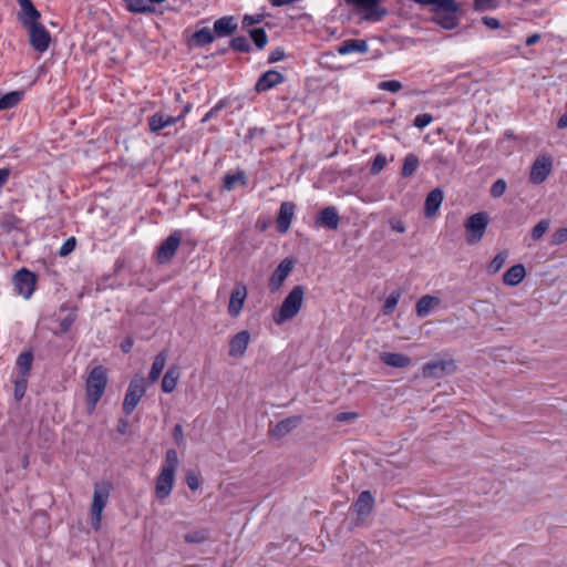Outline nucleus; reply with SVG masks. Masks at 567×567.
I'll use <instances>...</instances> for the list:
<instances>
[{"label":"nucleus","instance_id":"f257e3e1","mask_svg":"<svg viewBox=\"0 0 567 567\" xmlns=\"http://www.w3.org/2000/svg\"><path fill=\"white\" fill-rule=\"evenodd\" d=\"M178 463L177 452L173 449L168 450L155 482V496L158 499H165L171 495Z\"/></svg>","mask_w":567,"mask_h":567},{"label":"nucleus","instance_id":"f03ea898","mask_svg":"<svg viewBox=\"0 0 567 567\" xmlns=\"http://www.w3.org/2000/svg\"><path fill=\"white\" fill-rule=\"evenodd\" d=\"M107 385V370L103 365L94 367L85 382L87 412L92 414L95 411L97 402L103 396Z\"/></svg>","mask_w":567,"mask_h":567},{"label":"nucleus","instance_id":"7ed1b4c3","mask_svg":"<svg viewBox=\"0 0 567 567\" xmlns=\"http://www.w3.org/2000/svg\"><path fill=\"white\" fill-rule=\"evenodd\" d=\"M305 297V288L295 286L284 299L280 308L274 312L272 319L276 324H282L295 318L301 310Z\"/></svg>","mask_w":567,"mask_h":567},{"label":"nucleus","instance_id":"20e7f679","mask_svg":"<svg viewBox=\"0 0 567 567\" xmlns=\"http://www.w3.org/2000/svg\"><path fill=\"white\" fill-rule=\"evenodd\" d=\"M110 497L109 484H95L92 505L90 509L91 525L99 530L102 525V515Z\"/></svg>","mask_w":567,"mask_h":567},{"label":"nucleus","instance_id":"39448f33","mask_svg":"<svg viewBox=\"0 0 567 567\" xmlns=\"http://www.w3.org/2000/svg\"><path fill=\"white\" fill-rule=\"evenodd\" d=\"M488 215L484 212L473 214L464 223L465 239L468 245L480 243L488 226Z\"/></svg>","mask_w":567,"mask_h":567},{"label":"nucleus","instance_id":"423d86ee","mask_svg":"<svg viewBox=\"0 0 567 567\" xmlns=\"http://www.w3.org/2000/svg\"><path fill=\"white\" fill-rule=\"evenodd\" d=\"M146 392L145 380L142 375H135L128 383L124 401L123 412L126 416L131 415Z\"/></svg>","mask_w":567,"mask_h":567},{"label":"nucleus","instance_id":"0eeeda50","mask_svg":"<svg viewBox=\"0 0 567 567\" xmlns=\"http://www.w3.org/2000/svg\"><path fill=\"white\" fill-rule=\"evenodd\" d=\"M29 33L30 45L38 52H45L51 43L49 30L39 21L25 28Z\"/></svg>","mask_w":567,"mask_h":567},{"label":"nucleus","instance_id":"6e6552de","mask_svg":"<svg viewBox=\"0 0 567 567\" xmlns=\"http://www.w3.org/2000/svg\"><path fill=\"white\" fill-rule=\"evenodd\" d=\"M553 171V157L549 154H540L534 161L530 172L529 181L534 185H539L546 181Z\"/></svg>","mask_w":567,"mask_h":567},{"label":"nucleus","instance_id":"1a4fd4ad","mask_svg":"<svg viewBox=\"0 0 567 567\" xmlns=\"http://www.w3.org/2000/svg\"><path fill=\"white\" fill-rule=\"evenodd\" d=\"M192 107V103H186L182 112L177 116H173L163 112H156L155 114L148 117V127L152 132H158L164 127L174 125L178 121H181L187 113H189Z\"/></svg>","mask_w":567,"mask_h":567},{"label":"nucleus","instance_id":"9d476101","mask_svg":"<svg viewBox=\"0 0 567 567\" xmlns=\"http://www.w3.org/2000/svg\"><path fill=\"white\" fill-rule=\"evenodd\" d=\"M182 241V233L173 231L157 248L156 259L158 264H167L175 256Z\"/></svg>","mask_w":567,"mask_h":567},{"label":"nucleus","instance_id":"9b49d317","mask_svg":"<svg viewBox=\"0 0 567 567\" xmlns=\"http://www.w3.org/2000/svg\"><path fill=\"white\" fill-rule=\"evenodd\" d=\"M456 365L453 360H436L425 363L422 374L427 379H440L445 374L455 372Z\"/></svg>","mask_w":567,"mask_h":567},{"label":"nucleus","instance_id":"f8f14e48","mask_svg":"<svg viewBox=\"0 0 567 567\" xmlns=\"http://www.w3.org/2000/svg\"><path fill=\"white\" fill-rule=\"evenodd\" d=\"M13 282L18 293L29 299L34 291L37 277L32 271L23 268L17 271Z\"/></svg>","mask_w":567,"mask_h":567},{"label":"nucleus","instance_id":"ddd939ff","mask_svg":"<svg viewBox=\"0 0 567 567\" xmlns=\"http://www.w3.org/2000/svg\"><path fill=\"white\" fill-rule=\"evenodd\" d=\"M246 298L247 288L244 284L238 282L234 287L228 302V313L231 318H236L239 316L245 305Z\"/></svg>","mask_w":567,"mask_h":567},{"label":"nucleus","instance_id":"4468645a","mask_svg":"<svg viewBox=\"0 0 567 567\" xmlns=\"http://www.w3.org/2000/svg\"><path fill=\"white\" fill-rule=\"evenodd\" d=\"M250 342V333L247 330H241L229 340L228 354L231 358H241Z\"/></svg>","mask_w":567,"mask_h":567},{"label":"nucleus","instance_id":"2eb2a0df","mask_svg":"<svg viewBox=\"0 0 567 567\" xmlns=\"http://www.w3.org/2000/svg\"><path fill=\"white\" fill-rule=\"evenodd\" d=\"M285 81L286 79L282 73L276 70H268L259 76L255 84V90L258 93L266 92Z\"/></svg>","mask_w":567,"mask_h":567},{"label":"nucleus","instance_id":"dca6fc26","mask_svg":"<svg viewBox=\"0 0 567 567\" xmlns=\"http://www.w3.org/2000/svg\"><path fill=\"white\" fill-rule=\"evenodd\" d=\"M339 223V212L334 206H327L322 208L316 218V225L318 227H324L331 230L338 229Z\"/></svg>","mask_w":567,"mask_h":567},{"label":"nucleus","instance_id":"f3484780","mask_svg":"<svg viewBox=\"0 0 567 567\" xmlns=\"http://www.w3.org/2000/svg\"><path fill=\"white\" fill-rule=\"evenodd\" d=\"M19 6L20 11L18 12V20L23 28H27L32 23H37L40 21L41 12L34 7L31 0H25Z\"/></svg>","mask_w":567,"mask_h":567},{"label":"nucleus","instance_id":"a211bd4d","mask_svg":"<svg viewBox=\"0 0 567 567\" xmlns=\"http://www.w3.org/2000/svg\"><path fill=\"white\" fill-rule=\"evenodd\" d=\"M296 206L291 202H284L280 205L278 216L276 218V227L280 234L288 231L295 216Z\"/></svg>","mask_w":567,"mask_h":567},{"label":"nucleus","instance_id":"6ab92c4d","mask_svg":"<svg viewBox=\"0 0 567 567\" xmlns=\"http://www.w3.org/2000/svg\"><path fill=\"white\" fill-rule=\"evenodd\" d=\"M293 268V261L286 258L284 259L278 267L272 272L270 280H269V288L271 291H276L280 288V286L284 284V281L287 279L289 274L291 272Z\"/></svg>","mask_w":567,"mask_h":567},{"label":"nucleus","instance_id":"aec40b11","mask_svg":"<svg viewBox=\"0 0 567 567\" xmlns=\"http://www.w3.org/2000/svg\"><path fill=\"white\" fill-rule=\"evenodd\" d=\"M238 28V23L233 16H225L214 22L213 32L215 37L223 38L231 35Z\"/></svg>","mask_w":567,"mask_h":567},{"label":"nucleus","instance_id":"412c9836","mask_svg":"<svg viewBox=\"0 0 567 567\" xmlns=\"http://www.w3.org/2000/svg\"><path fill=\"white\" fill-rule=\"evenodd\" d=\"M374 506V497L369 491H363L359 494L353 507L354 512L360 516L364 517L369 515Z\"/></svg>","mask_w":567,"mask_h":567},{"label":"nucleus","instance_id":"4be33fe9","mask_svg":"<svg viewBox=\"0 0 567 567\" xmlns=\"http://www.w3.org/2000/svg\"><path fill=\"white\" fill-rule=\"evenodd\" d=\"M442 202L443 192L440 188L431 190L425 198L424 215L426 217H433L441 207Z\"/></svg>","mask_w":567,"mask_h":567},{"label":"nucleus","instance_id":"5701e85b","mask_svg":"<svg viewBox=\"0 0 567 567\" xmlns=\"http://www.w3.org/2000/svg\"><path fill=\"white\" fill-rule=\"evenodd\" d=\"M441 303L439 297H434L431 295L422 296L415 306V311L417 317L425 318L430 315V312Z\"/></svg>","mask_w":567,"mask_h":567},{"label":"nucleus","instance_id":"b1692460","mask_svg":"<svg viewBox=\"0 0 567 567\" xmlns=\"http://www.w3.org/2000/svg\"><path fill=\"white\" fill-rule=\"evenodd\" d=\"M215 34L209 28H203L195 31L188 39V45H195L197 48H204L215 40Z\"/></svg>","mask_w":567,"mask_h":567},{"label":"nucleus","instance_id":"393cba45","mask_svg":"<svg viewBox=\"0 0 567 567\" xmlns=\"http://www.w3.org/2000/svg\"><path fill=\"white\" fill-rule=\"evenodd\" d=\"M526 277L525 266L517 264L507 269L503 275V282L507 286H517Z\"/></svg>","mask_w":567,"mask_h":567},{"label":"nucleus","instance_id":"a878e982","mask_svg":"<svg viewBox=\"0 0 567 567\" xmlns=\"http://www.w3.org/2000/svg\"><path fill=\"white\" fill-rule=\"evenodd\" d=\"M179 377H181L179 367H177L175 364L171 365L166 370V372L162 379V384H161L162 391L165 393H172L176 389Z\"/></svg>","mask_w":567,"mask_h":567},{"label":"nucleus","instance_id":"bb28decb","mask_svg":"<svg viewBox=\"0 0 567 567\" xmlns=\"http://www.w3.org/2000/svg\"><path fill=\"white\" fill-rule=\"evenodd\" d=\"M33 363V353L31 351L21 352L16 361L17 377L29 379Z\"/></svg>","mask_w":567,"mask_h":567},{"label":"nucleus","instance_id":"cd10ccee","mask_svg":"<svg viewBox=\"0 0 567 567\" xmlns=\"http://www.w3.org/2000/svg\"><path fill=\"white\" fill-rule=\"evenodd\" d=\"M380 360L392 368H405L411 364V358L403 353L396 352H383L380 355Z\"/></svg>","mask_w":567,"mask_h":567},{"label":"nucleus","instance_id":"c85d7f7f","mask_svg":"<svg viewBox=\"0 0 567 567\" xmlns=\"http://www.w3.org/2000/svg\"><path fill=\"white\" fill-rule=\"evenodd\" d=\"M368 50H369L368 42L365 40H358V39L346 40L338 48V52L342 55L349 54L352 52L367 53Z\"/></svg>","mask_w":567,"mask_h":567},{"label":"nucleus","instance_id":"c756f323","mask_svg":"<svg viewBox=\"0 0 567 567\" xmlns=\"http://www.w3.org/2000/svg\"><path fill=\"white\" fill-rule=\"evenodd\" d=\"M299 416L287 417L280 422H278L271 430L270 433L275 437H282L292 431L299 423Z\"/></svg>","mask_w":567,"mask_h":567},{"label":"nucleus","instance_id":"7c9ffc66","mask_svg":"<svg viewBox=\"0 0 567 567\" xmlns=\"http://www.w3.org/2000/svg\"><path fill=\"white\" fill-rule=\"evenodd\" d=\"M167 354L165 351H161L154 359L151 371L148 373V381L154 383L161 377L164 367L166 364Z\"/></svg>","mask_w":567,"mask_h":567},{"label":"nucleus","instance_id":"2f4dec72","mask_svg":"<svg viewBox=\"0 0 567 567\" xmlns=\"http://www.w3.org/2000/svg\"><path fill=\"white\" fill-rule=\"evenodd\" d=\"M348 3H352L359 8H362L369 11L371 14H377V19L379 20L382 16L386 13L385 10L379 11V4L381 0H346Z\"/></svg>","mask_w":567,"mask_h":567},{"label":"nucleus","instance_id":"473e14b6","mask_svg":"<svg viewBox=\"0 0 567 567\" xmlns=\"http://www.w3.org/2000/svg\"><path fill=\"white\" fill-rule=\"evenodd\" d=\"M126 9L132 13H153L155 8L147 4L146 0H124Z\"/></svg>","mask_w":567,"mask_h":567},{"label":"nucleus","instance_id":"72a5a7b5","mask_svg":"<svg viewBox=\"0 0 567 567\" xmlns=\"http://www.w3.org/2000/svg\"><path fill=\"white\" fill-rule=\"evenodd\" d=\"M419 158L414 154H409L405 156L401 174L403 177H410L412 176L417 167H419Z\"/></svg>","mask_w":567,"mask_h":567},{"label":"nucleus","instance_id":"f704fd0d","mask_svg":"<svg viewBox=\"0 0 567 567\" xmlns=\"http://www.w3.org/2000/svg\"><path fill=\"white\" fill-rule=\"evenodd\" d=\"M209 537V530L207 528H199L192 530L184 536V539L188 544H202L205 543Z\"/></svg>","mask_w":567,"mask_h":567},{"label":"nucleus","instance_id":"c9c22d12","mask_svg":"<svg viewBox=\"0 0 567 567\" xmlns=\"http://www.w3.org/2000/svg\"><path fill=\"white\" fill-rule=\"evenodd\" d=\"M250 38L258 49H264L267 44L268 37L262 28H255L249 31Z\"/></svg>","mask_w":567,"mask_h":567},{"label":"nucleus","instance_id":"e433bc0d","mask_svg":"<svg viewBox=\"0 0 567 567\" xmlns=\"http://www.w3.org/2000/svg\"><path fill=\"white\" fill-rule=\"evenodd\" d=\"M401 298V291L400 290H394L392 291L388 298L385 299L384 301V305H383V313L384 315H390L394 311L395 307L398 306V302Z\"/></svg>","mask_w":567,"mask_h":567},{"label":"nucleus","instance_id":"4c0bfd02","mask_svg":"<svg viewBox=\"0 0 567 567\" xmlns=\"http://www.w3.org/2000/svg\"><path fill=\"white\" fill-rule=\"evenodd\" d=\"M229 48L237 52L247 53L250 51V44L246 37H236L229 41Z\"/></svg>","mask_w":567,"mask_h":567},{"label":"nucleus","instance_id":"58836bf2","mask_svg":"<svg viewBox=\"0 0 567 567\" xmlns=\"http://www.w3.org/2000/svg\"><path fill=\"white\" fill-rule=\"evenodd\" d=\"M549 225H550V223L548 219L539 220L532 229L530 236H532L533 240H539L544 236V234L548 230Z\"/></svg>","mask_w":567,"mask_h":567},{"label":"nucleus","instance_id":"ea45409f","mask_svg":"<svg viewBox=\"0 0 567 567\" xmlns=\"http://www.w3.org/2000/svg\"><path fill=\"white\" fill-rule=\"evenodd\" d=\"M29 379L16 377L14 383V398L21 400L27 391Z\"/></svg>","mask_w":567,"mask_h":567},{"label":"nucleus","instance_id":"a19ab883","mask_svg":"<svg viewBox=\"0 0 567 567\" xmlns=\"http://www.w3.org/2000/svg\"><path fill=\"white\" fill-rule=\"evenodd\" d=\"M228 105V101L226 99H221L220 101H218L206 114L205 116L202 118V122L203 123H206L208 122L209 120H212L213 117L216 116V114L221 111L225 106Z\"/></svg>","mask_w":567,"mask_h":567},{"label":"nucleus","instance_id":"79ce46f5","mask_svg":"<svg viewBox=\"0 0 567 567\" xmlns=\"http://www.w3.org/2000/svg\"><path fill=\"white\" fill-rule=\"evenodd\" d=\"M76 246V239L75 237H69L60 247L58 254L60 257H66L70 255Z\"/></svg>","mask_w":567,"mask_h":567},{"label":"nucleus","instance_id":"37998d69","mask_svg":"<svg viewBox=\"0 0 567 567\" xmlns=\"http://www.w3.org/2000/svg\"><path fill=\"white\" fill-rule=\"evenodd\" d=\"M378 87L382 91L399 92L402 89V83L398 80L382 81L378 84Z\"/></svg>","mask_w":567,"mask_h":567},{"label":"nucleus","instance_id":"c03bdc74","mask_svg":"<svg viewBox=\"0 0 567 567\" xmlns=\"http://www.w3.org/2000/svg\"><path fill=\"white\" fill-rule=\"evenodd\" d=\"M244 179V174H227L224 177V188L230 190L235 187V185L240 181Z\"/></svg>","mask_w":567,"mask_h":567},{"label":"nucleus","instance_id":"a18cd8bd","mask_svg":"<svg viewBox=\"0 0 567 567\" xmlns=\"http://www.w3.org/2000/svg\"><path fill=\"white\" fill-rule=\"evenodd\" d=\"M567 241V227L556 229L551 236L553 245H561Z\"/></svg>","mask_w":567,"mask_h":567},{"label":"nucleus","instance_id":"49530a36","mask_svg":"<svg viewBox=\"0 0 567 567\" xmlns=\"http://www.w3.org/2000/svg\"><path fill=\"white\" fill-rule=\"evenodd\" d=\"M385 165H386L385 156L379 154L374 157L370 171L372 174H378L384 168Z\"/></svg>","mask_w":567,"mask_h":567},{"label":"nucleus","instance_id":"de8ad7c7","mask_svg":"<svg viewBox=\"0 0 567 567\" xmlns=\"http://www.w3.org/2000/svg\"><path fill=\"white\" fill-rule=\"evenodd\" d=\"M433 121V116L429 113H422L415 116L414 126L423 128Z\"/></svg>","mask_w":567,"mask_h":567},{"label":"nucleus","instance_id":"09e8293b","mask_svg":"<svg viewBox=\"0 0 567 567\" xmlns=\"http://www.w3.org/2000/svg\"><path fill=\"white\" fill-rule=\"evenodd\" d=\"M186 484L192 491H196L199 487V480L193 472L186 474Z\"/></svg>","mask_w":567,"mask_h":567},{"label":"nucleus","instance_id":"8fccbe9b","mask_svg":"<svg viewBox=\"0 0 567 567\" xmlns=\"http://www.w3.org/2000/svg\"><path fill=\"white\" fill-rule=\"evenodd\" d=\"M285 58V51L282 48H276L268 56V63H276Z\"/></svg>","mask_w":567,"mask_h":567},{"label":"nucleus","instance_id":"3c124183","mask_svg":"<svg viewBox=\"0 0 567 567\" xmlns=\"http://www.w3.org/2000/svg\"><path fill=\"white\" fill-rule=\"evenodd\" d=\"M173 437L175 442L181 445L184 443V433L181 424H176L173 429Z\"/></svg>","mask_w":567,"mask_h":567},{"label":"nucleus","instance_id":"603ef678","mask_svg":"<svg viewBox=\"0 0 567 567\" xmlns=\"http://www.w3.org/2000/svg\"><path fill=\"white\" fill-rule=\"evenodd\" d=\"M262 21L261 16H245L243 19V25L244 27H250L252 24L260 23Z\"/></svg>","mask_w":567,"mask_h":567},{"label":"nucleus","instance_id":"864d4df0","mask_svg":"<svg viewBox=\"0 0 567 567\" xmlns=\"http://www.w3.org/2000/svg\"><path fill=\"white\" fill-rule=\"evenodd\" d=\"M358 414L354 412H341L337 414L336 420L338 422H347L357 419Z\"/></svg>","mask_w":567,"mask_h":567},{"label":"nucleus","instance_id":"5fc2aeb1","mask_svg":"<svg viewBox=\"0 0 567 567\" xmlns=\"http://www.w3.org/2000/svg\"><path fill=\"white\" fill-rule=\"evenodd\" d=\"M133 344H134V341L131 337H127L126 339H124L121 343V350L124 352V353H128L132 348H133Z\"/></svg>","mask_w":567,"mask_h":567},{"label":"nucleus","instance_id":"6e6d98bb","mask_svg":"<svg viewBox=\"0 0 567 567\" xmlns=\"http://www.w3.org/2000/svg\"><path fill=\"white\" fill-rule=\"evenodd\" d=\"M493 0H475V7L478 10H485L487 8L493 7L492 3Z\"/></svg>","mask_w":567,"mask_h":567},{"label":"nucleus","instance_id":"4d7b16f0","mask_svg":"<svg viewBox=\"0 0 567 567\" xmlns=\"http://www.w3.org/2000/svg\"><path fill=\"white\" fill-rule=\"evenodd\" d=\"M9 174H10L9 169L0 168V189L6 184V182L9 177Z\"/></svg>","mask_w":567,"mask_h":567},{"label":"nucleus","instance_id":"13d9d810","mask_svg":"<svg viewBox=\"0 0 567 567\" xmlns=\"http://www.w3.org/2000/svg\"><path fill=\"white\" fill-rule=\"evenodd\" d=\"M272 7H282L295 2L296 0H268Z\"/></svg>","mask_w":567,"mask_h":567},{"label":"nucleus","instance_id":"bf43d9fd","mask_svg":"<svg viewBox=\"0 0 567 567\" xmlns=\"http://www.w3.org/2000/svg\"><path fill=\"white\" fill-rule=\"evenodd\" d=\"M539 40H540V35L538 33H534L526 39L525 43L527 47H530V45H534L535 43H537Z\"/></svg>","mask_w":567,"mask_h":567},{"label":"nucleus","instance_id":"052dcab7","mask_svg":"<svg viewBox=\"0 0 567 567\" xmlns=\"http://www.w3.org/2000/svg\"><path fill=\"white\" fill-rule=\"evenodd\" d=\"M127 430H128V422L126 420H121L120 424L117 426V432L120 434L124 435V434H126Z\"/></svg>","mask_w":567,"mask_h":567},{"label":"nucleus","instance_id":"680f3d73","mask_svg":"<svg viewBox=\"0 0 567 567\" xmlns=\"http://www.w3.org/2000/svg\"><path fill=\"white\" fill-rule=\"evenodd\" d=\"M482 20L491 29H496V18H494V17H484Z\"/></svg>","mask_w":567,"mask_h":567},{"label":"nucleus","instance_id":"e2e57ef3","mask_svg":"<svg viewBox=\"0 0 567 567\" xmlns=\"http://www.w3.org/2000/svg\"><path fill=\"white\" fill-rule=\"evenodd\" d=\"M72 322H73V319L70 318V317L63 319L62 322H61V329L63 331H68L69 328L71 327Z\"/></svg>","mask_w":567,"mask_h":567},{"label":"nucleus","instance_id":"0e129e2a","mask_svg":"<svg viewBox=\"0 0 567 567\" xmlns=\"http://www.w3.org/2000/svg\"><path fill=\"white\" fill-rule=\"evenodd\" d=\"M557 126L559 128H565L567 127V112H565L558 120L557 122Z\"/></svg>","mask_w":567,"mask_h":567},{"label":"nucleus","instance_id":"69168bd1","mask_svg":"<svg viewBox=\"0 0 567 567\" xmlns=\"http://www.w3.org/2000/svg\"><path fill=\"white\" fill-rule=\"evenodd\" d=\"M392 229L398 231V233H404L405 231V227H404V225L401 221H398L396 224H392Z\"/></svg>","mask_w":567,"mask_h":567},{"label":"nucleus","instance_id":"338daca9","mask_svg":"<svg viewBox=\"0 0 567 567\" xmlns=\"http://www.w3.org/2000/svg\"><path fill=\"white\" fill-rule=\"evenodd\" d=\"M488 272L496 274V257H494L488 265Z\"/></svg>","mask_w":567,"mask_h":567},{"label":"nucleus","instance_id":"774afa93","mask_svg":"<svg viewBox=\"0 0 567 567\" xmlns=\"http://www.w3.org/2000/svg\"><path fill=\"white\" fill-rule=\"evenodd\" d=\"M506 188V184L504 181L498 179V196L504 193Z\"/></svg>","mask_w":567,"mask_h":567}]
</instances>
